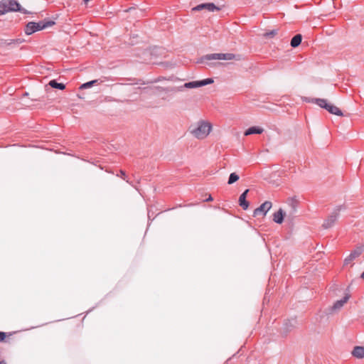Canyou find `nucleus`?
<instances>
[{
    "label": "nucleus",
    "mask_w": 364,
    "mask_h": 364,
    "mask_svg": "<svg viewBox=\"0 0 364 364\" xmlns=\"http://www.w3.org/2000/svg\"><path fill=\"white\" fill-rule=\"evenodd\" d=\"M11 11H21L23 14L28 13L25 9L21 8V5L16 0H2L0 1V15Z\"/></svg>",
    "instance_id": "f257e3e1"
},
{
    "label": "nucleus",
    "mask_w": 364,
    "mask_h": 364,
    "mask_svg": "<svg viewBox=\"0 0 364 364\" xmlns=\"http://www.w3.org/2000/svg\"><path fill=\"white\" fill-rule=\"evenodd\" d=\"M55 24L52 20L45 19L43 21L36 22H28L24 29L26 35H31L33 33L50 27Z\"/></svg>",
    "instance_id": "f03ea898"
},
{
    "label": "nucleus",
    "mask_w": 364,
    "mask_h": 364,
    "mask_svg": "<svg viewBox=\"0 0 364 364\" xmlns=\"http://www.w3.org/2000/svg\"><path fill=\"white\" fill-rule=\"evenodd\" d=\"M213 82V80L212 78H206L202 80L198 81H191L188 82L184 83L183 85L176 87H171L170 88V91L173 92H181L183 90L184 88L188 89H194L198 88L200 87L205 86L207 85L212 84Z\"/></svg>",
    "instance_id": "7ed1b4c3"
},
{
    "label": "nucleus",
    "mask_w": 364,
    "mask_h": 364,
    "mask_svg": "<svg viewBox=\"0 0 364 364\" xmlns=\"http://www.w3.org/2000/svg\"><path fill=\"white\" fill-rule=\"evenodd\" d=\"M211 130V125L210 123L205 122H200L197 127L191 129V134L197 139H204L210 133Z\"/></svg>",
    "instance_id": "20e7f679"
},
{
    "label": "nucleus",
    "mask_w": 364,
    "mask_h": 364,
    "mask_svg": "<svg viewBox=\"0 0 364 364\" xmlns=\"http://www.w3.org/2000/svg\"><path fill=\"white\" fill-rule=\"evenodd\" d=\"M240 60V55H235L233 53H211L208 54L203 56L200 63H203L204 60Z\"/></svg>",
    "instance_id": "39448f33"
},
{
    "label": "nucleus",
    "mask_w": 364,
    "mask_h": 364,
    "mask_svg": "<svg viewBox=\"0 0 364 364\" xmlns=\"http://www.w3.org/2000/svg\"><path fill=\"white\" fill-rule=\"evenodd\" d=\"M345 209L346 206L343 205L336 206L329 216L324 220L322 227L324 229L332 228L339 217V213Z\"/></svg>",
    "instance_id": "423d86ee"
},
{
    "label": "nucleus",
    "mask_w": 364,
    "mask_h": 364,
    "mask_svg": "<svg viewBox=\"0 0 364 364\" xmlns=\"http://www.w3.org/2000/svg\"><path fill=\"white\" fill-rule=\"evenodd\" d=\"M287 203L289 208L287 218L289 220H294L297 213V209L299 205V201L295 198H289L287 200Z\"/></svg>",
    "instance_id": "0eeeda50"
},
{
    "label": "nucleus",
    "mask_w": 364,
    "mask_h": 364,
    "mask_svg": "<svg viewBox=\"0 0 364 364\" xmlns=\"http://www.w3.org/2000/svg\"><path fill=\"white\" fill-rule=\"evenodd\" d=\"M319 107L321 108H323L326 109L328 112L333 114H336L338 116H342L343 113L341 111V109L337 107L336 106H334L333 105L328 103L327 100L325 99H322L321 100L318 101Z\"/></svg>",
    "instance_id": "6e6552de"
},
{
    "label": "nucleus",
    "mask_w": 364,
    "mask_h": 364,
    "mask_svg": "<svg viewBox=\"0 0 364 364\" xmlns=\"http://www.w3.org/2000/svg\"><path fill=\"white\" fill-rule=\"evenodd\" d=\"M272 206V203L270 201H265L259 207L256 208L253 212V216L256 217L259 215H262L263 216L266 215L267 212L270 210Z\"/></svg>",
    "instance_id": "1a4fd4ad"
},
{
    "label": "nucleus",
    "mask_w": 364,
    "mask_h": 364,
    "mask_svg": "<svg viewBox=\"0 0 364 364\" xmlns=\"http://www.w3.org/2000/svg\"><path fill=\"white\" fill-rule=\"evenodd\" d=\"M363 248L361 247H358L355 250L351 252L348 257H347L344 260V264H348L355 258L358 257L361 253L363 252Z\"/></svg>",
    "instance_id": "9d476101"
},
{
    "label": "nucleus",
    "mask_w": 364,
    "mask_h": 364,
    "mask_svg": "<svg viewBox=\"0 0 364 364\" xmlns=\"http://www.w3.org/2000/svg\"><path fill=\"white\" fill-rule=\"evenodd\" d=\"M204 9L208 10L209 11H218L220 9L213 3H205L196 6L195 8H193V10L200 11Z\"/></svg>",
    "instance_id": "9b49d317"
},
{
    "label": "nucleus",
    "mask_w": 364,
    "mask_h": 364,
    "mask_svg": "<svg viewBox=\"0 0 364 364\" xmlns=\"http://www.w3.org/2000/svg\"><path fill=\"white\" fill-rule=\"evenodd\" d=\"M287 216L286 213L279 208L277 212L273 214V221L277 224H282L284 221V216Z\"/></svg>",
    "instance_id": "f8f14e48"
},
{
    "label": "nucleus",
    "mask_w": 364,
    "mask_h": 364,
    "mask_svg": "<svg viewBox=\"0 0 364 364\" xmlns=\"http://www.w3.org/2000/svg\"><path fill=\"white\" fill-rule=\"evenodd\" d=\"M249 189L245 190L239 197V205L243 210H247L249 208V202L246 200Z\"/></svg>",
    "instance_id": "ddd939ff"
},
{
    "label": "nucleus",
    "mask_w": 364,
    "mask_h": 364,
    "mask_svg": "<svg viewBox=\"0 0 364 364\" xmlns=\"http://www.w3.org/2000/svg\"><path fill=\"white\" fill-rule=\"evenodd\" d=\"M350 295L346 294V296L341 300L336 301L333 306L331 307V311H338L340 310L344 304L347 302V301L349 299Z\"/></svg>",
    "instance_id": "4468645a"
},
{
    "label": "nucleus",
    "mask_w": 364,
    "mask_h": 364,
    "mask_svg": "<svg viewBox=\"0 0 364 364\" xmlns=\"http://www.w3.org/2000/svg\"><path fill=\"white\" fill-rule=\"evenodd\" d=\"M296 323H297V321L294 318H291V319H289L287 321H286L284 323V326H283L284 333L287 334L288 332L291 331V329H293L296 326Z\"/></svg>",
    "instance_id": "2eb2a0df"
},
{
    "label": "nucleus",
    "mask_w": 364,
    "mask_h": 364,
    "mask_svg": "<svg viewBox=\"0 0 364 364\" xmlns=\"http://www.w3.org/2000/svg\"><path fill=\"white\" fill-rule=\"evenodd\" d=\"M352 354L354 357L357 358H364V347L363 346H355L353 351Z\"/></svg>",
    "instance_id": "dca6fc26"
},
{
    "label": "nucleus",
    "mask_w": 364,
    "mask_h": 364,
    "mask_svg": "<svg viewBox=\"0 0 364 364\" xmlns=\"http://www.w3.org/2000/svg\"><path fill=\"white\" fill-rule=\"evenodd\" d=\"M264 129L261 127H251L250 128H248L245 132V136H248V135H250V134H262L263 132Z\"/></svg>",
    "instance_id": "f3484780"
},
{
    "label": "nucleus",
    "mask_w": 364,
    "mask_h": 364,
    "mask_svg": "<svg viewBox=\"0 0 364 364\" xmlns=\"http://www.w3.org/2000/svg\"><path fill=\"white\" fill-rule=\"evenodd\" d=\"M301 40L302 36L301 34L295 35L291 40V46L293 48H296L301 44Z\"/></svg>",
    "instance_id": "a211bd4d"
},
{
    "label": "nucleus",
    "mask_w": 364,
    "mask_h": 364,
    "mask_svg": "<svg viewBox=\"0 0 364 364\" xmlns=\"http://www.w3.org/2000/svg\"><path fill=\"white\" fill-rule=\"evenodd\" d=\"M48 85L51 87L63 90L65 88V85L63 83L58 82L55 80H52L48 82Z\"/></svg>",
    "instance_id": "6ab92c4d"
},
{
    "label": "nucleus",
    "mask_w": 364,
    "mask_h": 364,
    "mask_svg": "<svg viewBox=\"0 0 364 364\" xmlns=\"http://www.w3.org/2000/svg\"><path fill=\"white\" fill-rule=\"evenodd\" d=\"M239 180V176L236 173H232L230 174L228 183L231 185Z\"/></svg>",
    "instance_id": "aec40b11"
},
{
    "label": "nucleus",
    "mask_w": 364,
    "mask_h": 364,
    "mask_svg": "<svg viewBox=\"0 0 364 364\" xmlns=\"http://www.w3.org/2000/svg\"><path fill=\"white\" fill-rule=\"evenodd\" d=\"M322 99L321 98H311V97H302V100L304 102H311V103H315L318 106H319V103L318 101L319 100H321Z\"/></svg>",
    "instance_id": "412c9836"
},
{
    "label": "nucleus",
    "mask_w": 364,
    "mask_h": 364,
    "mask_svg": "<svg viewBox=\"0 0 364 364\" xmlns=\"http://www.w3.org/2000/svg\"><path fill=\"white\" fill-rule=\"evenodd\" d=\"M97 82V80H91L89 82H87L85 83H83L80 85V89H87L91 87L93 85L96 84Z\"/></svg>",
    "instance_id": "4be33fe9"
},
{
    "label": "nucleus",
    "mask_w": 364,
    "mask_h": 364,
    "mask_svg": "<svg viewBox=\"0 0 364 364\" xmlns=\"http://www.w3.org/2000/svg\"><path fill=\"white\" fill-rule=\"evenodd\" d=\"M277 34V30L274 29V30H272V31H271L269 32H266L264 34V37H265V38H272V37H274Z\"/></svg>",
    "instance_id": "5701e85b"
},
{
    "label": "nucleus",
    "mask_w": 364,
    "mask_h": 364,
    "mask_svg": "<svg viewBox=\"0 0 364 364\" xmlns=\"http://www.w3.org/2000/svg\"><path fill=\"white\" fill-rule=\"evenodd\" d=\"M6 338V333L4 332L0 331V342H2Z\"/></svg>",
    "instance_id": "b1692460"
},
{
    "label": "nucleus",
    "mask_w": 364,
    "mask_h": 364,
    "mask_svg": "<svg viewBox=\"0 0 364 364\" xmlns=\"http://www.w3.org/2000/svg\"><path fill=\"white\" fill-rule=\"evenodd\" d=\"M120 173H121V176H122V177H123V178H124V179H125V178H124V177H125V173H124V171H120Z\"/></svg>",
    "instance_id": "393cba45"
},
{
    "label": "nucleus",
    "mask_w": 364,
    "mask_h": 364,
    "mask_svg": "<svg viewBox=\"0 0 364 364\" xmlns=\"http://www.w3.org/2000/svg\"><path fill=\"white\" fill-rule=\"evenodd\" d=\"M213 200V198L211 196H209V197L206 199V201H211Z\"/></svg>",
    "instance_id": "a878e982"
},
{
    "label": "nucleus",
    "mask_w": 364,
    "mask_h": 364,
    "mask_svg": "<svg viewBox=\"0 0 364 364\" xmlns=\"http://www.w3.org/2000/svg\"><path fill=\"white\" fill-rule=\"evenodd\" d=\"M0 364H6V363L4 360H1L0 361Z\"/></svg>",
    "instance_id": "bb28decb"
},
{
    "label": "nucleus",
    "mask_w": 364,
    "mask_h": 364,
    "mask_svg": "<svg viewBox=\"0 0 364 364\" xmlns=\"http://www.w3.org/2000/svg\"><path fill=\"white\" fill-rule=\"evenodd\" d=\"M89 1L90 0H84L83 1H84L85 4H87Z\"/></svg>",
    "instance_id": "cd10ccee"
},
{
    "label": "nucleus",
    "mask_w": 364,
    "mask_h": 364,
    "mask_svg": "<svg viewBox=\"0 0 364 364\" xmlns=\"http://www.w3.org/2000/svg\"><path fill=\"white\" fill-rule=\"evenodd\" d=\"M132 9V8H129V9L127 10V11H131Z\"/></svg>",
    "instance_id": "c85d7f7f"
}]
</instances>
